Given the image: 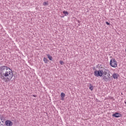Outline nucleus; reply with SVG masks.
I'll list each match as a JSON object with an SVG mask.
<instances>
[{"instance_id": "obj_1", "label": "nucleus", "mask_w": 126, "mask_h": 126, "mask_svg": "<svg viewBox=\"0 0 126 126\" xmlns=\"http://www.w3.org/2000/svg\"><path fill=\"white\" fill-rule=\"evenodd\" d=\"M13 77V73L7 66H0V78L4 82L7 83Z\"/></svg>"}, {"instance_id": "obj_2", "label": "nucleus", "mask_w": 126, "mask_h": 126, "mask_svg": "<svg viewBox=\"0 0 126 126\" xmlns=\"http://www.w3.org/2000/svg\"><path fill=\"white\" fill-rule=\"evenodd\" d=\"M110 65L112 66V67H118V62L116 61L115 58H112L110 60Z\"/></svg>"}, {"instance_id": "obj_3", "label": "nucleus", "mask_w": 126, "mask_h": 126, "mask_svg": "<svg viewBox=\"0 0 126 126\" xmlns=\"http://www.w3.org/2000/svg\"><path fill=\"white\" fill-rule=\"evenodd\" d=\"M94 76H96V77H99V76L101 77L103 76V70H95L94 72Z\"/></svg>"}, {"instance_id": "obj_4", "label": "nucleus", "mask_w": 126, "mask_h": 126, "mask_svg": "<svg viewBox=\"0 0 126 126\" xmlns=\"http://www.w3.org/2000/svg\"><path fill=\"white\" fill-rule=\"evenodd\" d=\"M102 79L104 80V81H109L110 80V74L103 75L102 76Z\"/></svg>"}, {"instance_id": "obj_5", "label": "nucleus", "mask_w": 126, "mask_h": 126, "mask_svg": "<svg viewBox=\"0 0 126 126\" xmlns=\"http://www.w3.org/2000/svg\"><path fill=\"white\" fill-rule=\"evenodd\" d=\"M112 117H114L115 118H121V117H122V114L116 112L112 115Z\"/></svg>"}, {"instance_id": "obj_6", "label": "nucleus", "mask_w": 126, "mask_h": 126, "mask_svg": "<svg viewBox=\"0 0 126 126\" xmlns=\"http://www.w3.org/2000/svg\"><path fill=\"white\" fill-rule=\"evenodd\" d=\"M5 124L6 125V126H12V122L9 120H6L5 122Z\"/></svg>"}, {"instance_id": "obj_7", "label": "nucleus", "mask_w": 126, "mask_h": 126, "mask_svg": "<svg viewBox=\"0 0 126 126\" xmlns=\"http://www.w3.org/2000/svg\"><path fill=\"white\" fill-rule=\"evenodd\" d=\"M112 76L114 79H118L119 78V74L118 73H114L112 75Z\"/></svg>"}, {"instance_id": "obj_8", "label": "nucleus", "mask_w": 126, "mask_h": 126, "mask_svg": "<svg viewBox=\"0 0 126 126\" xmlns=\"http://www.w3.org/2000/svg\"><path fill=\"white\" fill-rule=\"evenodd\" d=\"M61 100L62 101H64V97L65 96V94H64V93H62L61 94Z\"/></svg>"}, {"instance_id": "obj_9", "label": "nucleus", "mask_w": 126, "mask_h": 126, "mask_svg": "<svg viewBox=\"0 0 126 126\" xmlns=\"http://www.w3.org/2000/svg\"><path fill=\"white\" fill-rule=\"evenodd\" d=\"M108 72H109V70L108 69H105L104 71L102 70V75H107Z\"/></svg>"}, {"instance_id": "obj_10", "label": "nucleus", "mask_w": 126, "mask_h": 126, "mask_svg": "<svg viewBox=\"0 0 126 126\" xmlns=\"http://www.w3.org/2000/svg\"><path fill=\"white\" fill-rule=\"evenodd\" d=\"M46 56L50 61H53V57H52L50 54H47Z\"/></svg>"}, {"instance_id": "obj_11", "label": "nucleus", "mask_w": 126, "mask_h": 126, "mask_svg": "<svg viewBox=\"0 0 126 126\" xmlns=\"http://www.w3.org/2000/svg\"><path fill=\"white\" fill-rule=\"evenodd\" d=\"M43 62L45 63H48L49 60L46 58H43Z\"/></svg>"}, {"instance_id": "obj_12", "label": "nucleus", "mask_w": 126, "mask_h": 126, "mask_svg": "<svg viewBox=\"0 0 126 126\" xmlns=\"http://www.w3.org/2000/svg\"><path fill=\"white\" fill-rule=\"evenodd\" d=\"M63 14H64L65 16H67L68 15V12L64 11H63Z\"/></svg>"}, {"instance_id": "obj_13", "label": "nucleus", "mask_w": 126, "mask_h": 126, "mask_svg": "<svg viewBox=\"0 0 126 126\" xmlns=\"http://www.w3.org/2000/svg\"><path fill=\"white\" fill-rule=\"evenodd\" d=\"M0 121H3V116L2 115L1 116V115L0 114V124H1Z\"/></svg>"}, {"instance_id": "obj_14", "label": "nucleus", "mask_w": 126, "mask_h": 126, "mask_svg": "<svg viewBox=\"0 0 126 126\" xmlns=\"http://www.w3.org/2000/svg\"><path fill=\"white\" fill-rule=\"evenodd\" d=\"M89 89L92 91L93 90V86L92 85H90V87H89Z\"/></svg>"}, {"instance_id": "obj_15", "label": "nucleus", "mask_w": 126, "mask_h": 126, "mask_svg": "<svg viewBox=\"0 0 126 126\" xmlns=\"http://www.w3.org/2000/svg\"><path fill=\"white\" fill-rule=\"evenodd\" d=\"M43 5H44V6H45V5H48V2H47V1H45V2H43Z\"/></svg>"}, {"instance_id": "obj_16", "label": "nucleus", "mask_w": 126, "mask_h": 126, "mask_svg": "<svg viewBox=\"0 0 126 126\" xmlns=\"http://www.w3.org/2000/svg\"><path fill=\"white\" fill-rule=\"evenodd\" d=\"M60 63L62 65H63V61H60Z\"/></svg>"}, {"instance_id": "obj_17", "label": "nucleus", "mask_w": 126, "mask_h": 126, "mask_svg": "<svg viewBox=\"0 0 126 126\" xmlns=\"http://www.w3.org/2000/svg\"><path fill=\"white\" fill-rule=\"evenodd\" d=\"M105 23H106V24H107V25H110V23H109L108 22H106Z\"/></svg>"}, {"instance_id": "obj_18", "label": "nucleus", "mask_w": 126, "mask_h": 126, "mask_svg": "<svg viewBox=\"0 0 126 126\" xmlns=\"http://www.w3.org/2000/svg\"><path fill=\"white\" fill-rule=\"evenodd\" d=\"M33 97H36V95L35 94H33Z\"/></svg>"}, {"instance_id": "obj_19", "label": "nucleus", "mask_w": 126, "mask_h": 126, "mask_svg": "<svg viewBox=\"0 0 126 126\" xmlns=\"http://www.w3.org/2000/svg\"><path fill=\"white\" fill-rule=\"evenodd\" d=\"M125 104H126V101H125Z\"/></svg>"}, {"instance_id": "obj_20", "label": "nucleus", "mask_w": 126, "mask_h": 126, "mask_svg": "<svg viewBox=\"0 0 126 126\" xmlns=\"http://www.w3.org/2000/svg\"><path fill=\"white\" fill-rule=\"evenodd\" d=\"M62 17H64V16H62Z\"/></svg>"}]
</instances>
